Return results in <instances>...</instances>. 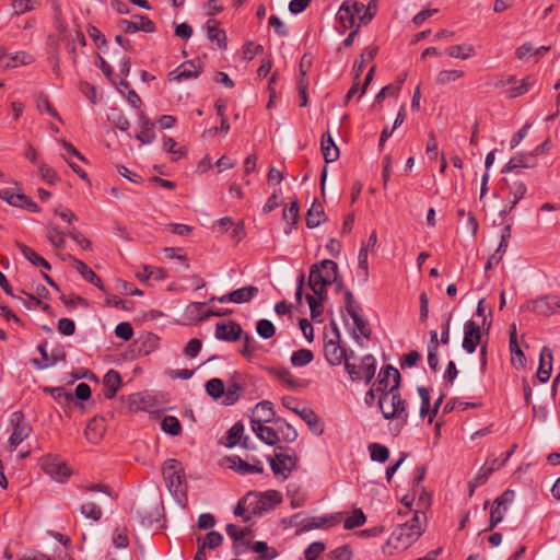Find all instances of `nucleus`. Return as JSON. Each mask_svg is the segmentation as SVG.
I'll list each match as a JSON object with an SVG mask.
<instances>
[{
	"label": "nucleus",
	"instance_id": "obj_39",
	"mask_svg": "<svg viewBox=\"0 0 560 560\" xmlns=\"http://www.w3.org/2000/svg\"><path fill=\"white\" fill-rule=\"evenodd\" d=\"M206 393L213 399L224 398L225 394V384L221 378L213 377L207 381Z\"/></svg>",
	"mask_w": 560,
	"mask_h": 560
},
{
	"label": "nucleus",
	"instance_id": "obj_61",
	"mask_svg": "<svg viewBox=\"0 0 560 560\" xmlns=\"http://www.w3.org/2000/svg\"><path fill=\"white\" fill-rule=\"evenodd\" d=\"M532 85H533V80L530 77H527L522 80L521 84L508 90V95L511 98L521 96V95L527 93L529 91V89L532 88Z\"/></svg>",
	"mask_w": 560,
	"mask_h": 560
},
{
	"label": "nucleus",
	"instance_id": "obj_57",
	"mask_svg": "<svg viewBox=\"0 0 560 560\" xmlns=\"http://www.w3.org/2000/svg\"><path fill=\"white\" fill-rule=\"evenodd\" d=\"M256 331L261 338L269 339L275 336L276 328L270 320L259 319L256 324Z\"/></svg>",
	"mask_w": 560,
	"mask_h": 560
},
{
	"label": "nucleus",
	"instance_id": "obj_33",
	"mask_svg": "<svg viewBox=\"0 0 560 560\" xmlns=\"http://www.w3.org/2000/svg\"><path fill=\"white\" fill-rule=\"evenodd\" d=\"M293 412L299 415L306 422V424L310 427V429L314 433H316L317 435H320L323 433L324 430H323V424L320 422V419H319V417L313 410H310V409H303V410L293 409Z\"/></svg>",
	"mask_w": 560,
	"mask_h": 560
},
{
	"label": "nucleus",
	"instance_id": "obj_16",
	"mask_svg": "<svg viewBox=\"0 0 560 560\" xmlns=\"http://www.w3.org/2000/svg\"><path fill=\"white\" fill-rule=\"evenodd\" d=\"M481 339L480 326L474 320H467L464 324L463 349L468 353H474Z\"/></svg>",
	"mask_w": 560,
	"mask_h": 560
},
{
	"label": "nucleus",
	"instance_id": "obj_31",
	"mask_svg": "<svg viewBox=\"0 0 560 560\" xmlns=\"http://www.w3.org/2000/svg\"><path fill=\"white\" fill-rule=\"evenodd\" d=\"M154 124L143 113L140 114V132L136 135V139L143 144L151 143L154 138Z\"/></svg>",
	"mask_w": 560,
	"mask_h": 560
},
{
	"label": "nucleus",
	"instance_id": "obj_8",
	"mask_svg": "<svg viewBox=\"0 0 560 560\" xmlns=\"http://www.w3.org/2000/svg\"><path fill=\"white\" fill-rule=\"evenodd\" d=\"M522 311H528L542 316H550L560 310V298L557 295L539 296L521 306Z\"/></svg>",
	"mask_w": 560,
	"mask_h": 560
},
{
	"label": "nucleus",
	"instance_id": "obj_49",
	"mask_svg": "<svg viewBox=\"0 0 560 560\" xmlns=\"http://www.w3.org/2000/svg\"><path fill=\"white\" fill-rule=\"evenodd\" d=\"M358 277L362 283H365L369 278L368 256L364 246H361L358 256Z\"/></svg>",
	"mask_w": 560,
	"mask_h": 560
},
{
	"label": "nucleus",
	"instance_id": "obj_7",
	"mask_svg": "<svg viewBox=\"0 0 560 560\" xmlns=\"http://www.w3.org/2000/svg\"><path fill=\"white\" fill-rule=\"evenodd\" d=\"M345 369L353 382L364 380L365 383L369 384L375 375L376 363L374 357L368 354L362 358L360 365H355L346 360Z\"/></svg>",
	"mask_w": 560,
	"mask_h": 560
},
{
	"label": "nucleus",
	"instance_id": "obj_15",
	"mask_svg": "<svg viewBox=\"0 0 560 560\" xmlns=\"http://www.w3.org/2000/svg\"><path fill=\"white\" fill-rule=\"evenodd\" d=\"M203 71L200 60H188L168 73L170 80L183 81L198 78Z\"/></svg>",
	"mask_w": 560,
	"mask_h": 560
},
{
	"label": "nucleus",
	"instance_id": "obj_44",
	"mask_svg": "<svg viewBox=\"0 0 560 560\" xmlns=\"http://www.w3.org/2000/svg\"><path fill=\"white\" fill-rule=\"evenodd\" d=\"M314 359V354L310 349H300L292 353L291 364L295 368H302L311 363Z\"/></svg>",
	"mask_w": 560,
	"mask_h": 560
},
{
	"label": "nucleus",
	"instance_id": "obj_19",
	"mask_svg": "<svg viewBox=\"0 0 560 560\" xmlns=\"http://www.w3.org/2000/svg\"><path fill=\"white\" fill-rule=\"evenodd\" d=\"M136 19H138V22H132L128 20H120L118 22V27L128 34L137 33L139 31L145 32V33H154L155 32V24L144 15H135Z\"/></svg>",
	"mask_w": 560,
	"mask_h": 560
},
{
	"label": "nucleus",
	"instance_id": "obj_50",
	"mask_svg": "<svg viewBox=\"0 0 560 560\" xmlns=\"http://www.w3.org/2000/svg\"><path fill=\"white\" fill-rule=\"evenodd\" d=\"M80 513L85 518L92 520L94 522H98L103 515L102 509L93 502L82 504L80 508Z\"/></svg>",
	"mask_w": 560,
	"mask_h": 560
},
{
	"label": "nucleus",
	"instance_id": "obj_48",
	"mask_svg": "<svg viewBox=\"0 0 560 560\" xmlns=\"http://www.w3.org/2000/svg\"><path fill=\"white\" fill-rule=\"evenodd\" d=\"M161 428L165 433L171 435H178L182 432V424L179 420L174 416H165L162 419Z\"/></svg>",
	"mask_w": 560,
	"mask_h": 560
},
{
	"label": "nucleus",
	"instance_id": "obj_55",
	"mask_svg": "<svg viewBox=\"0 0 560 560\" xmlns=\"http://www.w3.org/2000/svg\"><path fill=\"white\" fill-rule=\"evenodd\" d=\"M38 175L49 185H55L60 180V176L57 174V172L45 163L38 166Z\"/></svg>",
	"mask_w": 560,
	"mask_h": 560
},
{
	"label": "nucleus",
	"instance_id": "obj_54",
	"mask_svg": "<svg viewBox=\"0 0 560 560\" xmlns=\"http://www.w3.org/2000/svg\"><path fill=\"white\" fill-rule=\"evenodd\" d=\"M464 77V71L462 70H442L436 75V84L445 85L450 82H454Z\"/></svg>",
	"mask_w": 560,
	"mask_h": 560
},
{
	"label": "nucleus",
	"instance_id": "obj_21",
	"mask_svg": "<svg viewBox=\"0 0 560 560\" xmlns=\"http://www.w3.org/2000/svg\"><path fill=\"white\" fill-rule=\"evenodd\" d=\"M228 462L230 463V468L234 469L235 471L240 474H262L264 472V466L260 463V460H256L255 464H248L244 459H242L240 456L234 455L228 457Z\"/></svg>",
	"mask_w": 560,
	"mask_h": 560
},
{
	"label": "nucleus",
	"instance_id": "obj_36",
	"mask_svg": "<svg viewBox=\"0 0 560 560\" xmlns=\"http://www.w3.org/2000/svg\"><path fill=\"white\" fill-rule=\"evenodd\" d=\"M0 198L13 207L20 208H23V206L26 203L28 199L26 195H24L23 192H16L12 188L1 189Z\"/></svg>",
	"mask_w": 560,
	"mask_h": 560
},
{
	"label": "nucleus",
	"instance_id": "obj_53",
	"mask_svg": "<svg viewBox=\"0 0 560 560\" xmlns=\"http://www.w3.org/2000/svg\"><path fill=\"white\" fill-rule=\"evenodd\" d=\"M377 3L378 0H370L368 5H364V9L359 15V23L362 25H368L377 12Z\"/></svg>",
	"mask_w": 560,
	"mask_h": 560
},
{
	"label": "nucleus",
	"instance_id": "obj_25",
	"mask_svg": "<svg viewBox=\"0 0 560 560\" xmlns=\"http://www.w3.org/2000/svg\"><path fill=\"white\" fill-rule=\"evenodd\" d=\"M267 423L253 424L252 430L256 436L267 445L273 446L279 442V436L275 430V424L271 427L266 425Z\"/></svg>",
	"mask_w": 560,
	"mask_h": 560
},
{
	"label": "nucleus",
	"instance_id": "obj_64",
	"mask_svg": "<svg viewBox=\"0 0 560 560\" xmlns=\"http://www.w3.org/2000/svg\"><path fill=\"white\" fill-rule=\"evenodd\" d=\"M330 560H351L352 551L348 545L340 546L329 553Z\"/></svg>",
	"mask_w": 560,
	"mask_h": 560
},
{
	"label": "nucleus",
	"instance_id": "obj_56",
	"mask_svg": "<svg viewBox=\"0 0 560 560\" xmlns=\"http://www.w3.org/2000/svg\"><path fill=\"white\" fill-rule=\"evenodd\" d=\"M498 463V459H493L491 462V465L490 466H482L478 474L476 475V477L474 478V486H481L483 485L488 478L490 477V475L498 470V467H494V465H497Z\"/></svg>",
	"mask_w": 560,
	"mask_h": 560
},
{
	"label": "nucleus",
	"instance_id": "obj_30",
	"mask_svg": "<svg viewBox=\"0 0 560 560\" xmlns=\"http://www.w3.org/2000/svg\"><path fill=\"white\" fill-rule=\"evenodd\" d=\"M326 220V214L324 211V207L317 200H314L311 208L306 213V226L308 229H315L320 225L322 222Z\"/></svg>",
	"mask_w": 560,
	"mask_h": 560
},
{
	"label": "nucleus",
	"instance_id": "obj_11",
	"mask_svg": "<svg viewBox=\"0 0 560 560\" xmlns=\"http://www.w3.org/2000/svg\"><path fill=\"white\" fill-rule=\"evenodd\" d=\"M338 276V265L331 259H324L318 264H314L311 266L308 282H317L323 278L325 281H328V284H332L337 282Z\"/></svg>",
	"mask_w": 560,
	"mask_h": 560
},
{
	"label": "nucleus",
	"instance_id": "obj_52",
	"mask_svg": "<svg viewBox=\"0 0 560 560\" xmlns=\"http://www.w3.org/2000/svg\"><path fill=\"white\" fill-rule=\"evenodd\" d=\"M249 499L250 498H246V495H244L237 502V504H236V506L234 508V511H233L234 515L242 516L244 522H249L252 520V517L254 516V514L250 513Z\"/></svg>",
	"mask_w": 560,
	"mask_h": 560
},
{
	"label": "nucleus",
	"instance_id": "obj_5",
	"mask_svg": "<svg viewBox=\"0 0 560 560\" xmlns=\"http://www.w3.org/2000/svg\"><path fill=\"white\" fill-rule=\"evenodd\" d=\"M245 495L246 498H252L249 499L250 513L254 514V516L262 515L282 501V495L277 490H267L259 493L248 492Z\"/></svg>",
	"mask_w": 560,
	"mask_h": 560
},
{
	"label": "nucleus",
	"instance_id": "obj_24",
	"mask_svg": "<svg viewBox=\"0 0 560 560\" xmlns=\"http://www.w3.org/2000/svg\"><path fill=\"white\" fill-rule=\"evenodd\" d=\"M537 165V161L533 159V154L518 153L510 159L508 164L503 167L502 173L513 172L517 168H532Z\"/></svg>",
	"mask_w": 560,
	"mask_h": 560
},
{
	"label": "nucleus",
	"instance_id": "obj_41",
	"mask_svg": "<svg viewBox=\"0 0 560 560\" xmlns=\"http://www.w3.org/2000/svg\"><path fill=\"white\" fill-rule=\"evenodd\" d=\"M62 259L70 260L73 264L77 271L82 276V278L85 281L89 282V281L93 280L95 272L84 261L75 258L71 254H67Z\"/></svg>",
	"mask_w": 560,
	"mask_h": 560
},
{
	"label": "nucleus",
	"instance_id": "obj_46",
	"mask_svg": "<svg viewBox=\"0 0 560 560\" xmlns=\"http://www.w3.org/2000/svg\"><path fill=\"white\" fill-rule=\"evenodd\" d=\"M368 450L373 462L385 463L389 457V450L380 443H371Z\"/></svg>",
	"mask_w": 560,
	"mask_h": 560
},
{
	"label": "nucleus",
	"instance_id": "obj_28",
	"mask_svg": "<svg viewBox=\"0 0 560 560\" xmlns=\"http://www.w3.org/2000/svg\"><path fill=\"white\" fill-rule=\"evenodd\" d=\"M272 424H275V430L277 432V435L279 436V442H294L296 440V430L284 419L276 418Z\"/></svg>",
	"mask_w": 560,
	"mask_h": 560
},
{
	"label": "nucleus",
	"instance_id": "obj_6",
	"mask_svg": "<svg viewBox=\"0 0 560 560\" xmlns=\"http://www.w3.org/2000/svg\"><path fill=\"white\" fill-rule=\"evenodd\" d=\"M364 4L357 0H345L337 12V22L339 23L338 31L343 34L349 28H353L358 25L355 23V16L360 15Z\"/></svg>",
	"mask_w": 560,
	"mask_h": 560
},
{
	"label": "nucleus",
	"instance_id": "obj_3",
	"mask_svg": "<svg viewBox=\"0 0 560 560\" xmlns=\"http://www.w3.org/2000/svg\"><path fill=\"white\" fill-rule=\"evenodd\" d=\"M345 307L348 315L352 318L355 329H352V338L358 342H360V335L365 339H370L371 329L369 323L361 316V307L355 304L354 296L349 289L345 290Z\"/></svg>",
	"mask_w": 560,
	"mask_h": 560
},
{
	"label": "nucleus",
	"instance_id": "obj_14",
	"mask_svg": "<svg viewBox=\"0 0 560 560\" xmlns=\"http://www.w3.org/2000/svg\"><path fill=\"white\" fill-rule=\"evenodd\" d=\"M42 469L51 477V479L63 482L70 476V469L66 463L55 456L48 455L42 459Z\"/></svg>",
	"mask_w": 560,
	"mask_h": 560
},
{
	"label": "nucleus",
	"instance_id": "obj_26",
	"mask_svg": "<svg viewBox=\"0 0 560 560\" xmlns=\"http://www.w3.org/2000/svg\"><path fill=\"white\" fill-rule=\"evenodd\" d=\"M398 375H400L399 371L393 365L383 366L378 373L377 381L373 384L377 387V389L386 393L389 389V377L393 376V384H396V380H398Z\"/></svg>",
	"mask_w": 560,
	"mask_h": 560
},
{
	"label": "nucleus",
	"instance_id": "obj_29",
	"mask_svg": "<svg viewBox=\"0 0 560 560\" xmlns=\"http://www.w3.org/2000/svg\"><path fill=\"white\" fill-rule=\"evenodd\" d=\"M207 35L210 42H215L220 49H226L228 37L223 30L217 26V21L210 19L207 24Z\"/></svg>",
	"mask_w": 560,
	"mask_h": 560
},
{
	"label": "nucleus",
	"instance_id": "obj_27",
	"mask_svg": "<svg viewBox=\"0 0 560 560\" xmlns=\"http://www.w3.org/2000/svg\"><path fill=\"white\" fill-rule=\"evenodd\" d=\"M320 149L326 163H332L339 158V149L329 132L322 136Z\"/></svg>",
	"mask_w": 560,
	"mask_h": 560
},
{
	"label": "nucleus",
	"instance_id": "obj_51",
	"mask_svg": "<svg viewBox=\"0 0 560 560\" xmlns=\"http://www.w3.org/2000/svg\"><path fill=\"white\" fill-rule=\"evenodd\" d=\"M366 521V517L361 509H354L343 523L346 529H353L362 526Z\"/></svg>",
	"mask_w": 560,
	"mask_h": 560
},
{
	"label": "nucleus",
	"instance_id": "obj_18",
	"mask_svg": "<svg viewBox=\"0 0 560 560\" xmlns=\"http://www.w3.org/2000/svg\"><path fill=\"white\" fill-rule=\"evenodd\" d=\"M258 292L259 290L257 287L246 285L218 298V301L220 303H246L254 299L258 294Z\"/></svg>",
	"mask_w": 560,
	"mask_h": 560
},
{
	"label": "nucleus",
	"instance_id": "obj_4",
	"mask_svg": "<svg viewBox=\"0 0 560 560\" xmlns=\"http://www.w3.org/2000/svg\"><path fill=\"white\" fill-rule=\"evenodd\" d=\"M162 474L168 490L174 494H185V472L182 463L175 458L167 459L162 468Z\"/></svg>",
	"mask_w": 560,
	"mask_h": 560
},
{
	"label": "nucleus",
	"instance_id": "obj_59",
	"mask_svg": "<svg viewBox=\"0 0 560 560\" xmlns=\"http://www.w3.org/2000/svg\"><path fill=\"white\" fill-rule=\"evenodd\" d=\"M510 351L512 354V364L516 369H523L526 364V358L518 343L510 345Z\"/></svg>",
	"mask_w": 560,
	"mask_h": 560
},
{
	"label": "nucleus",
	"instance_id": "obj_62",
	"mask_svg": "<svg viewBox=\"0 0 560 560\" xmlns=\"http://www.w3.org/2000/svg\"><path fill=\"white\" fill-rule=\"evenodd\" d=\"M264 52V46L260 44L255 45L253 42H246L243 45V58L250 61L255 56Z\"/></svg>",
	"mask_w": 560,
	"mask_h": 560
},
{
	"label": "nucleus",
	"instance_id": "obj_1",
	"mask_svg": "<svg viewBox=\"0 0 560 560\" xmlns=\"http://www.w3.org/2000/svg\"><path fill=\"white\" fill-rule=\"evenodd\" d=\"M396 384H393L386 393L378 397V408L386 420L399 419L402 423L408 421L407 401L401 398L399 387L401 376L398 375Z\"/></svg>",
	"mask_w": 560,
	"mask_h": 560
},
{
	"label": "nucleus",
	"instance_id": "obj_20",
	"mask_svg": "<svg viewBox=\"0 0 560 560\" xmlns=\"http://www.w3.org/2000/svg\"><path fill=\"white\" fill-rule=\"evenodd\" d=\"M273 405L269 400L259 401L253 409L250 425L259 423H270L275 420Z\"/></svg>",
	"mask_w": 560,
	"mask_h": 560
},
{
	"label": "nucleus",
	"instance_id": "obj_9",
	"mask_svg": "<svg viewBox=\"0 0 560 560\" xmlns=\"http://www.w3.org/2000/svg\"><path fill=\"white\" fill-rule=\"evenodd\" d=\"M10 422L12 425V433L9 438V446L10 451H13L31 434L32 428L26 422L22 411H14L11 415Z\"/></svg>",
	"mask_w": 560,
	"mask_h": 560
},
{
	"label": "nucleus",
	"instance_id": "obj_13",
	"mask_svg": "<svg viewBox=\"0 0 560 560\" xmlns=\"http://www.w3.org/2000/svg\"><path fill=\"white\" fill-rule=\"evenodd\" d=\"M419 529H411L405 524L399 525L389 536L387 544L395 549H406L420 537Z\"/></svg>",
	"mask_w": 560,
	"mask_h": 560
},
{
	"label": "nucleus",
	"instance_id": "obj_37",
	"mask_svg": "<svg viewBox=\"0 0 560 560\" xmlns=\"http://www.w3.org/2000/svg\"><path fill=\"white\" fill-rule=\"evenodd\" d=\"M447 56L451 58H459V59H468L472 56H475L476 50L475 47L470 44H462V45H454L450 46L446 49Z\"/></svg>",
	"mask_w": 560,
	"mask_h": 560
},
{
	"label": "nucleus",
	"instance_id": "obj_42",
	"mask_svg": "<svg viewBox=\"0 0 560 560\" xmlns=\"http://www.w3.org/2000/svg\"><path fill=\"white\" fill-rule=\"evenodd\" d=\"M244 424L241 421L235 422L226 432V447H233L243 440Z\"/></svg>",
	"mask_w": 560,
	"mask_h": 560
},
{
	"label": "nucleus",
	"instance_id": "obj_38",
	"mask_svg": "<svg viewBox=\"0 0 560 560\" xmlns=\"http://www.w3.org/2000/svg\"><path fill=\"white\" fill-rule=\"evenodd\" d=\"M250 549L258 553L256 560H272L278 557V551L273 547H269L265 541L253 542Z\"/></svg>",
	"mask_w": 560,
	"mask_h": 560
},
{
	"label": "nucleus",
	"instance_id": "obj_2",
	"mask_svg": "<svg viewBox=\"0 0 560 560\" xmlns=\"http://www.w3.org/2000/svg\"><path fill=\"white\" fill-rule=\"evenodd\" d=\"M277 450L275 457H268V460L272 472L276 476L280 475L285 480L296 468L298 456L290 447L278 446Z\"/></svg>",
	"mask_w": 560,
	"mask_h": 560
},
{
	"label": "nucleus",
	"instance_id": "obj_32",
	"mask_svg": "<svg viewBox=\"0 0 560 560\" xmlns=\"http://www.w3.org/2000/svg\"><path fill=\"white\" fill-rule=\"evenodd\" d=\"M43 392L49 394L59 405L70 406L74 401L72 393H68L65 387H43Z\"/></svg>",
	"mask_w": 560,
	"mask_h": 560
},
{
	"label": "nucleus",
	"instance_id": "obj_10",
	"mask_svg": "<svg viewBox=\"0 0 560 560\" xmlns=\"http://www.w3.org/2000/svg\"><path fill=\"white\" fill-rule=\"evenodd\" d=\"M324 354L327 362L332 366H338L342 362L346 364V360L354 358L352 350H347L340 345L338 340H327V335L324 338Z\"/></svg>",
	"mask_w": 560,
	"mask_h": 560
},
{
	"label": "nucleus",
	"instance_id": "obj_17",
	"mask_svg": "<svg viewBox=\"0 0 560 560\" xmlns=\"http://www.w3.org/2000/svg\"><path fill=\"white\" fill-rule=\"evenodd\" d=\"M243 334L242 326L234 322H219L215 325V338L224 341H236Z\"/></svg>",
	"mask_w": 560,
	"mask_h": 560
},
{
	"label": "nucleus",
	"instance_id": "obj_23",
	"mask_svg": "<svg viewBox=\"0 0 560 560\" xmlns=\"http://www.w3.org/2000/svg\"><path fill=\"white\" fill-rule=\"evenodd\" d=\"M552 352L549 348L544 347L540 351L539 366L537 371V377L541 383H546L552 372Z\"/></svg>",
	"mask_w": 560,
	"mask_h": 560
},
{
	"label": "nucleus",
	"instance_id": "obj_60",
	"mask_svg": "<svg viewBox=\"0 0 560 560\" xmlns=\"http://www.w3.org/2000/svg\"><path fill=\"white\" fill-rule=\"evenodd\" d=\"M226 534L233 541H242L246 536L250 534L249 528H240L234 524H228L225 527Z\"/></svg>",
	"mask_w": 560,
	"mask_h": 560
},
{
	"label": "nucleus",
	"instance_id": "obj_35",
	"mask_svg": "<svg viewBox=\"0 0 560 560\" xmlns=\"http://www.w3.org/2000/svg\"><path fill=\"white\" fill-rule=\"evenodd\" d=\"M45 236L55 248L62 249L65 247L66 233L60 231L57 225L52 223L47 224Z\"/></svg>",
	"mask_w": 560,
	"mask_h": 560
},
{
	"label": "nucleus",
	"instance_id": "obj_58",
	"mask_svg": "<svg viewBox=\"0 0 560 560\" xmlns=\"http://www.w3.org/2000/svg\"><path fill=\"white\" fill-rule=\"evenodd\" d=\"M319 281L308 282V287L312 289L314 294L317 296V301L324 302L327 299V287L328 281H325L323 278H319Z\"/></svg>",
	"mask_w": 560,
	"mask_h": 560
},
{
	"label": "nucleus",
	"instance_id": "obj_63",
	"mask_svg": "<svg viewBox=\"0 0 560 560\" xmlns=\"http://www.w3.org/2000/svg\"><path fill=\"white\" fill-rule=\"evenodd\" d=\"M325 550V544L323 541L312 542L304 551L306 560H317L320 553Z\"/></svg>",
	"mask_w": 560,
	"mask_h": 560
},
{
	"label": "nucleus",
	"instance_id": "obj_47",
	"mask_svg": "<svg viewBox=\"0 0 560 560\" xmlns=\"http://www.w3.org/2000/svg\"><path fill=\"white\" fill-rule=\"evenodd\" d=\"M107 117L108 120L121 131H127L130 127L128 118L117 108H112Z\"/></svg>",
	"mask_w": 560,
	"mask_h": 560
},
{
	"label": "nucleus",
	"instance_id": "obj_40",
	"mask_svg": "<svg viewBox=\"0 0 560 560\" xmlns=\"http://www.w3.org/2000/svg\"><path fill=\"white\" fill-rule=\"evenodd\" d=\"M336 522L337 521L332 520V517H310L301 522V528L302 530H311L314 528L329 527Z\"/></svg>",
	"mask_w": 560,
	"mask_h": 560
},
{
	"label": "nucleus",
	"instance_id": "obj_45",
	"mask_svg": "<svg viewBox=\"0 0 560 560\" xmlns=\"http://www.w3.org/2000/svg\"><path fill=\"white\" fill-rule=\"evenodd\" d=\"M197 542L205 549H215L223 542V536L219 532H209L203 538L197 537Z\"/></svg>",
	"mask_w": 560,
	"mask_h": 560
},
{
	"label": "nucleus",
	"instance_id": "obj_43",
	"mask_svg": "<svg viewBox=\"0 0 560 560\" xmlns=\"http://www.w3.org/2000/svg\"><path fill=\"white\" fill-rule=\"evenodd\" d=\"M269 373L285 383L289 387L294 388L299 386V381L285 368H270Z\"/></svg>",
	"mask_w": 560,
	"mask_h": 560
},
{
	"label": "nucleus",
	"instance_id": "obj_34",
	"mask_svg": "<svg viewBox=\"0 0 560 560\" xmlns=\"http://www.w3.org/2000/svg\"><path fill=\"white\" fill-rule=\"evenodd\" d=\"M18 248L21 250L22 255L34 266L43 267L44 269L49 270L50 264L40 255H38L33 248L16 242Z\"/></svg>",
	"mask_w": 560,
	"mask_h": 560
},
{
	"label": "nucleus",
	"instance_id": "obj_22",
	"mask_svg": "<svg viewBox=\"0 0 560 560\" xmlns=\"http://www.w3.org/2000/svg\"><path fill=\"white\" fill-rule=\"evenodd\" d=\"M106 432L105 419L103 417H93L86 428L85 436L91 443H98Z\"/></svg>",
	"mask_w": 560,
	"mask_h": 560
},
{
	"label": "nucleus",
	"instance_id": "obj_12",
	"mask_svg": "<svg viewBox=\"0 0 560 560\" xmlns=\"http://www.w3.org/2000/svg\"><path fill=\"white\" fill-rule=\"evenodd\" d=\"M246 388L245 375L238 372H235L228 380V384L225 386V394L222 400L224 406H232L236 404L240 398L243 396Z\"/></svg>",
	"mask_w": 560,
	"mask_h": 560
}]
</instances>
